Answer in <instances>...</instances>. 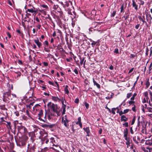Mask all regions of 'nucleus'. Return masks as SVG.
I'll use <instances>...</instances> for the list:
<instances>
[{
    "label": "nucleus",
    "instance_id": "obj_1",
    "mask_svg": "<svg viewBox=\"0 0 152 152\" xmlns=\"http://www.w3.org/2000/svg\"><path fill=\"white\" fill-rule=\"evenodd\" d=\"M69 121L67 118L66 115L62 117L61 123L62 124H63L65 127L67 128H68L69 126Z\"/></svg>",
    "mask_w": 152,
    "mask_h": 152
},
{
    "label": "nucleus",
    "instance_id": "obj_2",
    "mask_svg": "<svg viewBox=\"0 0 152 152\" xmlns=\"http://www.w3.org/2000/svg\"><path fill=\"white\" fill-rule=\"evenodd\" d=\"M40 134L41 135L39 137V138L41 139L42 142H43L45 140H46L45 143L47 144L49 142V140L46 138L48 136L47 134L43 132H41L40 133Z\"/></svg>",
    "mask_w": 152,
    "mask_h": 152
},
{
    "label": "nucleus",
    "instance_id": "obj_3",
    "mask_svg": "<svg viewBox=\"0 0 152 152\" xmlns=\"http://www.w3.org/2000/svg\"><path fill=\"white\" fill-rule=\"evenodd\" d=\"M10 94V92H6L3 94V100L4 102L8 101V98Z\"/></svg>",
    "mask_w": 152,
    "mask_h": 152
},
{
    "label": "nucleus",
    "instance_id": "obj_4",
    "mask_svg": "<svg viewBox=\"0 0 152 152\" xmlns=\"http://www.w3.org/2000/svg\"><path fill=\"white\" fill-rule=\"evenodd\" d=\"M51 108L56 113L57 116L60 115L59 112L57 110V106L56 105L54 104H52L51 105Z\"/></svg>",
    "mask_w": 152,
    "mask_h": 152
},
{
    "label": "nucleus",
    "instance_id": "obj_5",
    "mask_svg": "<svg viewBox=\"0 0 152 152\" xmlns=\"http://www.w3.org/2000/svg\"><path fill=\"white\" fill-rule=\"evenodd\" d=\"M37 11V10L36 9L35 7L33 6H32L31 8L27 9V10L26 11V12H29L32 13L33 12H36Z\"/></svg>",
    "mask_w": 152,
    "mask_h": 152
},
{
    "label": "nucleus",
    "instance_id": "obj_6",
    "mask_svg": "<svg viewBox=\"0 0 152 152\" xmlns=\"http://www.w3.org/2000/svg\"><path fill=\"white\" fill-rule=\"evenodd\" d=\"M147 103H143V104H142L141 106V107H142V110L144 113H145V112L146 111V109L148 107H147Z\"/></svg>",
    "mask_w": 152,
    "mask_h": 152
},
{
    "label": "nucleus",
    "instance_id": "obj_7",
    "mask_svg": "<svg viewBox=\"0 0 152 152\" xmlns=\"http://www.w3.org/2000/svg\"><path fill=\"white\" fill-rule=\"evenodd\" d=\"M138 18L140 20H141L142 22V24H144L145 23L146 24H147V22L145 20V18L144 15H143L142 16H138Z\"/></svg>",
    "mask_w": 152,
    "mask_h": 152
},
{
    "label": "nucleus",
    "instance_id": "obj_8",
    "mask_svg": "<svg viewBox=\"0 0 152 152\" xmlns=\"http://www.w3.org/2000/svg\"><path fill=\"white\" fill-rule=\"evenodd\" d=\"M34 41L35 43L36 44L38 47L39 48H40L42 46V44L39 41L38 38H37V39H34Z\"/></svg>",
    "mask_w": 152,
    "mask_h": 152
},
{
    "label": "nucleus",
    "instance_id": "obj_9",
    "mask_svg": "<svg viewBox=\"0 0 152 152\" xmlns=\"http://www.w3.org/2000/svg\"><path fill=\"white\" fill-rule=\"evenodd\" d=\"M78 121L76 123V124L79 125L81 128L82 127V124L81 122V117H79L78 118Z\"/></svg>",
    "mask_w": 152,
    "mask_h": 152
},
{
    "label": "nucleus",
    "instance_id": "obj_10",
    "mask_svg": "<svg viewBox=\"0 0 152 152\" xmlns=\"http://www.w3.org/2000/svg\"><path fill=\"white\" fill-rule=\"evenodd\" d=\"M145 144L148 145H152V139H148L146 140Z\"/></svg>",
    "mask_w": 152,
    "mask_h": 152
},
{
    "label": "nucleus",
    "instance_id": "obj_11",
    "mask_svg": "<svg viewBox=\"0 0 152 152\" xmlns=\"http://www.w3.org/2000/svg\"><path fill=\"white\" fill-rule=\"evenodd\" d=\"M40 107V105L39 104H36L33 107V111L34 112H36L39 109V107Z\"/></svg>",
    "mask_w": 152,
    "mask_h": 152
},
{
    "label": "nucleus",
    "instance_id": "obj_12",
    "mask_svg": "<svg viewBox=\"0 0 152 152\" xmlns=\"http://www.w3.org/2000/svg\"><path fill=\"white\" fill-rule=\"evenodd\" d=\"M52 99L53 100L55 101L58 102H60V99L57 97L53 96H52Z\"/></svg>",
    "mask_w": 152,
    "mask_h": 152
},
{
    "label": "nucleus",
    "instance_id": "obj_13",
    "mask_svg": "<svg viewBox=\"0 0 152 152\" xmlns=\"http://www.w3.org/2000/svg\"><path fill=\"white\" fill-rule=\"evenodd\" d=\"M83 129L86 132L87 136H89L90 132L89 127H87L86 128H84Z\"/></svg>",
    "mask_w": 152,
    "mask_h": 152
},
{
    "label": "nucleus",
    "instance_id": "obj_14",
    "mask_svg": "<svg viewBox=\"0 0 152 152\" xmlns=\"http://www.w3.org/2000/svg\"><path fill=\"white\" fill-rule=\"evenodd\" d=\"M132 6L136 10L138 9V6L134 0L132 1Z\"/></svg>",
    "mask_w": 152,
    "mask_h": 152
},
{
    "label": "nucleus",
    "instance_id": "obj_15",
    "mask_svg": "<svg viewBox=\"0 0 152 152\" xmlns=\"http://www.w3.org/2000/svg\"><path fill=\"white\" fill-rule=\"evenodd\" d=\"M66 105H63L62 106V109L63 110V111L62 113V114L63 115L64 114H65V112H66Z\"/></svg>",
    "mask_w": 152,
    "mask_h": 152
},
{
    "label": "nucleus",
    "instance_id": "obj_16",
    "mask_svg": "<svg viewBox=\"0 0 152 152\" xmlns=\"http://www.w3.org/2000/svg\"><path fill=\"white\" fill-rule=\"evenodd\" d=\"M128 120V118L124 115H122L121 117V121H126Z\"/></svg>",
    "mask_w": 152,
    "mask_h": 152
},
{
    "label": "nucleus",
    "instance_id": "obj_17",
    "mask_svg": "<svg viewBox=\"0 0 152 152\" xmlns=\"http://www.w3.org/2000/svg\"><path fill=\"white\" fill-rule=\"evenodd\" d=\"M149 99V98L144 97V98H143L142 100V103H147V104H148L149 103V102L148 101V100Z\"/></svg>",
    "mask_w": 152,
    "mask_h": 152
},
{
    "label": "nucleus",
    "instance_id": "obj_18",
    "mask_svg": "<svg viewBox=\"0 0 152 152\" xmlns=\"http://www.w3.org/2000/svg\"><path fill=\"white\" fill-rule=\"evenodd\" d=\"M43 113L42 110H40L39 111V113L38 114V119L41 120H43L41 118V117L43 115Z\"/></svg>",
    "mask_w": 152,
    "mask_h": 152
},
{
    "label": "nucleus",
    "instance_id": "obj_19",
    "mask_svg": "<svg viewBox=\"0 0 152 152\" xmlns=\"http://www.w3.org/2000/svg\"><path fill=\"white\" fill-rule=\"evenodd\" d=\"M93 80L94 85H96L98 88H100V85L96 82L94 80V78L93 79Z\"/></svg>",
    "mask_w": 152,
    "mask_h": 152
},
{
    "label": "nucleus",
    "instance_id": "obj_20",
    "mask_svg": "<svg viewBox=\"0 0 152 152\" xmlns=\"http://www.w3.org/2000/svg\"><path fill=\"white\" fill-rule=\"evenodd\" d=\"M124 136H127L128 134V130L127 128L125 129L124 130Z\"/></svg>",
    "mask_w": 152,
    "mask_h": 152
},
{
    "label": "nucleus",
    "instance_id": "obj_21",
    "mask_svg": "<svg viewBox=\"0 0 152 152\" xmlns=\"http://www.w3.org/2000/svg\"><path fill=\"white\" fill-rule=\"evenodd\" d=\"M68 86L67 85H66L64 88V91L65 93L67 94H68L69 93V91L68 89Z\"/></svg>",
    "mask_w": 152,
    "mask_h": 152
},
{
    "label": "nucleus",
    "instance_id": "obj_22",
    "mask_svg": "<svg viewBox=\"0 0 152 152\" xmlns=\"http://www.w3.org/2000/svg\"><path fill=\"white\" fill-rule=\"evenodd\" d=\"M51 140V142L53 143V146H55L56 147L58 146V145H55L54 143L53 142H55V141L54 140V138H53L52 137L50 139Z\"/></svg>",
    "mask_w": 152,
    "mask_h": 152
},
{
    "label": "nucleus",
    "instance_id": "obj_23",
    "mask_svg": "<svg viewBox=\"0 0 152 152\" xmlns=\"http://www.w3.org/2000/svg\"><path fill=\"white\" fill-rule=\"evenodd\" d=\"M60 102H61L62 104V105H65L64 104V101L65 100V99L64 98L62 97L61 99H60Z\"/></svg>",
    "mask_w": 152,
    "mask_h": 152
},
{
    "label": "nucleus",
    "instance_id": "obj_24",
    "mask_svg": "<svg viewBox=\"0 0 152 152\" xmlns=\"http://www.w3.org/2000/svg\"><path fill=\"white\" fill-rule=\"evenodd\" d=\"M142 133L143 134H146V129L145 128H143L142 130L141 131Z\"/></svg>",
    "mask_w": 152,
    "mask_h": 152
},
{
    "label": "nucleus",
    "instance_id": "obj_25",
    "mask_svg": "<svg viewBox=\"0 0 152 152\" xmlns=\"http://www.w3.org/2000/svg\"><path fill=\"white\" fill-rule=\"evenodd\" d=\"M134 101H129V103L130 105H132L133 106L134 105Z\"/></svg>",
    "mask_w": 152,
    "mask_h": 152
},
{
    "label": "nucleus",
    "instance_id": "obj_26",
    "mask_svg": "<svg viewBox=\"0 0 152 152\" xmlns=\"http://www.w3.org/2000/svg\"><path fill=\"white\" fill-rule=\"evenodd\" d=\"M116 109H118V107H117L115 108H112V110H111V112H112V113L113 114H115V110Z\"/></svg>",
    "mask_w": 152,
    "mask_h": 152
},
{
    "label": "nucleus",
    "instance_id": "obj_27",
    "mask_svg": "<svg viewBox=\"0 0 152 152\" xmlns=\"http://www.w3.org/2000/svg\"><path fill=\"white\" fill-rule=\"evenodd\" d=\"M132 93H128L127 94V96H126L127 98H129L132 96Z\"/></svg>",
    "mask_w": 152,
    "mask_h": 152
},
{
    "label": "nucleus",
    "instance_id": "obj_28",
    "mask_svg": "<svg viewBox=\"0 0 152 152\" xmlns=\"http://www.w3.org/2000/svg\"><path fill=\"white\" fill-rule=\"evenodd\" d=\"M144 95L145 97L149 98L148 96V94L147 92H145L144 93Z\"/></svg>",
    "mask_w": 152,
    "mask_h": 152
},
{
    "label": "nucleus",
    "instance_id": "obj_29",
    "mask_svg": "<svg viewBox=\"0 0 152 152\" xmlns=\"http://www.w3.org/2000/svg\"><path fill=\"white\" fill-rule=\"evenodd\" d=\"M124 4H122L121 7L120 12H124Z\"/></svg>",
    "mask_w": 152,
    "mask_h": 152
},
{
    "label": "nucleus",
    "instance_id": "obj_30",
    "mask_svg": "<svg viewBox=\"0 0 152 152\" xmlns=\"http://www.w3.org/2000/svg\"><path fill=\"white\" fill-rule=\"evenodd\" d=\"M20 143H20V144L22 146H24L26 144L24 140L21 141Z\"/></svg>",
    "mask_w": 152,
    "mask_h": 152
},
{
    "label": "nucleus",
    "instance_id": "obj_31",
    "mask_svg": "<svg viewBox=\"0 0 152 152\" xmlns=\"http://www.w3.org/2000/svg\"><path fill=\"white\" fill-rule=\"evenodd\" d=\"M87 109H88L89 108V104L86 102H85L84 103Z\"/></svg>",
    "mask_w": 152,
    "mask_h": 152
},
{
    "label": "nucleus",
    "instance_id": "obj_32",
    "mask_svg": "<svg viewBox=\"0 0 152 152\" xmlns=\"http://www.w3.org/2000/svg\"><path fill=\"white\" fill-rule=\"evenodd\" d=\"M148 112L151 113H152V108L148 107L146 109Z\"/></svg>",
    "mask_w": 152,
    "mask_h": 152
},
{
    "label": "nucleus",
    "instance_id": "obj_33",
    "mask_svg": "<svg viewBox=\"0 0 152 152\" xmlns=\"http://www.w3.org/2000/svg\"><path fill=\"white\" fill-rule=\"evenodd\" d=\"M126 144L127 146V148H128L129 147V146H130V140H128V141H127L126 142Z\"/></svg>",
    "mask_w": 152,
    "mask_h": 152
},
{
    "label": "nucleus",
    "instance_id": "obj_34",
    "mask_svg": "<svg viewBox=\"0 0 152 152\" xmlns=\"http://www.w3.org/2000/svg\"><path fill=\"white\" fill-rule=\"evenodd\" d=\"M41 6L44 8H45V9H48V6L46 5H45V4H42V5H41Z\"/></svg>",
    "mask_w": 152,
    "mask_h": 152
},
{
    "label": "nucleus",
    "instance_id": "obj_35",
    "mask_svg": "<svg viewBox=\"0 0 152 152\" xmlns=\"http://www.w3.org/2000/svg\"><path fill=\"white\" fill-rule=\"evenodd\" d=\"M8 97L9 98H8V101L10 100H12V97L11 95V93L10 92V95Z\"/></svg>",
    "mask_w": 152,
    "mask_h": 152
},
{
    "label": "nucleus",
    "instance_id": "obj_36",
    "mask_svg": "<svg viewBox=\"0 0 152 152\" xmlns=\"http://www.w3.org/2000/svg\"><path fill=\"white\" fill-rule=\"evenodd\" d=\"M116 11H113L112 14H111V16L112 17H113L116 14Z\"/></svg>",
    "mask_w": 152,
    "mask_h": 152
},
{
    "label": "nucleus",
    "instance_id": "obj_37",
    "mask_svg": "<svg viewBox=\"0 0 152 152\" xmlns=\"http://www.w3.org/2000/svg\"><path fill=\"white\" fill-rule=\"evenodd\" d=\"M150 85V83L148 80L146 81V83H145V85L147 87H148Z\"/></svg>",
    "mask_w": 152,
    "mask_h": 152
},
{
    "label": "nucleus",
    "instance_id": "obj_38",
    "mask_svg": "<svg viewBox=\"0 0 152 152\" xmlns=\"http://www.w3.org/2000/svg\"><path fill=\"white\" fill-rule=\"evenodd\" d=\"M76 103L78 104L79 102V99L78 98H76L74 101Z\"/></svg>",
    "mask_w": 152,
    "mask_h": 152
},
{
    "label": "nucleus",
    "instance_id": "obj_39",
    "mask_svg": "<svg viewBox=\"0 0 152 152\" xmlns=\"http://www.w3.org/2000/svg\"><path fill=\"white\" fill-rule=\"evenodd\" d=\"M132 111L134 112H135L136 111V106L135 105H133V107H132Z\"/></svg>",
    "mask_w": 152,
    "mask_h": 152
},
{
    "label": "nucleus",
    "instance_id": "obj_40",
    "mask_svg": "<svg viewBox=\"0 0 152 152\" xmlns=\"http://www.w3.org/2000/svg\"><path fill=\"white\" fill-rule=\"evenodd\" d=\"M58 7V5H54L53 7V8L54 10H56Z\"/></svg>",
    "mask_w": 152,
    "mask_h": 152
},
{
    "label": "nucleus",
    "instance_id": "obj_41",
    "mask_svg": "<svg viewBox=\"0 0 152 152\" xmlns=\"http://www.w3.org/2000/svg\"><path fill=\"white\" fill-rule=\"evenodd\" d=\"M129 110L128 109H127L126 110H124L123 112V113L124 114L127 113Z\"/></svg>",
    "mask_w": 152,
    "mask_h": 152
},
{
    "label": "nucleus",
    "instance_id": "obj_42",
    "mask_svg": "<svg viewBox=\"0 0 152 152\" xmlns=\"http://www.w3.org/2000/svg\"><path fill=\"white\" fill-rule=\"evenodd\" d=\"M123 125L125 126V127H127L128 126V122H125L123 124Z\"/></svg>",
    "mask_w": 152,
    "mask_h": 152
},
{
    "label": "nucleus",
    "instance_id": "obj_43",
    "mask_svg": "<svg viewBox=\"0 0 152 152\" xmlns=\"http://www.w3.org/2000/svg\"><path fill=\"white\" fill-rule=\"evenodd\" d=\"M96 42L93 41V42L91 44L92 46L93 47H94V46H95V45L96 44Z\"/></svg>",
    "mask_w": 152,
    "mask_h": 152
},
{
    "label": "nucleus",
    "instance_id": "obj_44",
    "mask_svg": "<svg viewBox=\"0 0 152 152\" xmlns=\"http://www.w3.org/2000/svg\"><path fill=\"white\" fill-rule=\"evenodd\" d=\"M125 139L126 140V141H128V140H129L130 139L129 138H128L127 137V136H124Z\"/></svg>",
    "mask_w": 152,
    "mask_h": 152
},
{
    "label": "nucleus",
    "instance_id": "obj_45",
    "mask_svg": "<svg viewBox=\"0 0 152 152\" xmlns=\"http://www.w3.org/2000/svg\"><path fill=\"white\" fill-rule=\"evenodd\" d=\"M14 113L17 116H18L19 115V113L18 111L15 112Z\"/></svg>",
    "mask_w": 152,
    "mask_h": 152
},
{
    "label": "nucleus",
    "instance_id": "obj_46",
    "mask_svg": "<svg viewBox=\"0 0 152 152\" xmlns=\"http://www.w3.org/2000/svg\"><path fill=\"white\" fill-rule=\"evenodd\" d=\"M114 53H118V49H115L114 51Z\"/></svg>",
    "mask_w": 152,
    "mask_h": 152
},
{
    "label": "nucleus",
    "instance_id": "obj_47",
    "mask_svg": "<svg viewBox=\"0 0 152 152\" xmlns=\"http://www.w3.org/2000/svg\"><path fill=\"white\" fill-rule=\"evenodd\" d=\"M84 59L83 58L82 59H81L80 62V63L81 65H82L83 64V62L84 61Z\"/></svg>",
    "mask_w": 152,
    "mask_h": 152
},
{
    "label": "nucleus",
    "instance_id": "obj_48",
    "mask_svg": "<svg viewBox=\"0 0 152 152\" xmlns=\"http://www.w3.org/2000/svg\"><path fill=\"white\" fill-rule=\"evenodd\" d=\"M17 73V75L16 76L17 77H19L20 76L21 74V73L20 72H18Z\"/></svg>",
    "mask_w": 152,
    "mask_h": 152
},
{
    "label": "nucleus",
    "instance_id": "obj_49",
    "mask_svg": "<svg viewBox=\"0 0 152 152\" xmlns=\"http://www.w3.org/2000/svg\"><path fill=\"white\" fill-rule=\"evenodd\" d=\"M130 133L131 134H133L134 133L132 129V127H131L130 128Z\"/></svg>",
    "mask_w": 152,
    "mask_h": 152
},
{
    "label": "nucleus",
    "instance_id": "obj_50",
    "mask_svg": "<svg viewBox=\"0 0 152 152\" xmlns=\"http://www.w3.org/2000/svg\"><path fill=\"white\" fill-rule=\"evenodd\" d=\"M74 72L76 74H78V72L77 69H75L74 70Z\"/></svg>",
    "mask_w": 152,
    "mask_h": 152
},
{
    "label": "nucleus",
    "instance_id": "obj_51",
    "mask_svg": "<svg viewBox=\"0 0 152 152\" xmlns=\"http://www.w3.org/2000/svg\"><path fill=\"white\" fill-rule=\"evenodd\" d=\"M43 64L45 66H47L48 65V64L47 62H44Z\"/></svg>",
    "mask_w": 152,
    "mask_h": 152
},
{
    "label": "nucleus",
    "instance_id": "obj_52",
    "mask_svg": "<svg viewBox=\"0 0 152 152\" xmlns=\"http://www.w3.org/2000/svg\"><path fill=\"white\" fill-rule=\"evenodd\" d=\"M141 149L144 151V152H145V151H147L148 150H147L145 149V148L144 147H141Z\"/></svg>",
    "mask_w": 152,
    "mask_h": 152
},
{
    "label": "nucleus",
    "instance_id": "obj_53",
    "mask_svg": "<svg viewBox=\"0 0 152 152\" xmlns=\"http://www.w3.org/2000/svg\"><path fill=\"white\" fill-rule=\"evenodd\" d=\"M134 68H132L129 71V73H130L132 72L134 70Z\"/></svg>",
    "mask_w": 152,
    "mask_h": 152
},
{
    "label": "nucleus",
    "instance_id": "obj_54",
    "mask_svg": "<svg viewBox=\"0 0 152 152\" xmlns=\"http://www.w3.org/2000/svg\"><path fill=\"white\" fill-rule=\"evenodd\" d=\"M48 83L54 86V83L53 82H52L49 81L48 82Z\"/></svg>",
    "mask_w": 152,
    "mask_h": 152
},
{
    "label": "nucleus",
    "instance_id": "obj_55",
    "mask_svg": "<svg viewBox=\"0 0 152 152\" xmlns=\"http://www.w3.org/2000/svg\"><path fill=\"white\" fill-rule=\"evenodd\" d=\"M11 95L12 96V98L14 97H15V98L16 97V95L15 94H11Z\"/></svg>",
    "mask_w": 152,
    "mask_h": 152
},
{
    "label": "nucleus",
    "instance_id": "obj_56",
    "mask_svg": "<svg viewBox=\"0 0 152 152\" xmlns=\"http://www.w3.org/2000/svg\"><path fill=\"white\" fill-rule=\"evenodd\" d=\"M140 118V116H139L138 117V123H137L138 125V126L139 125L140 123V121H139Z\"/></svg>",
    "mask_w": 152,
    "mask_h": 152
},
{
    "label": "nucleus",
    "instance_id": "obj_57",
    "mask_svg": "<svg viewBox=\"0 0 152 152\" xmlns=\"http://www.w3.org/2000/svg\"><path fill=\"white\" fill-rule=\"evenodd\" d=\"M139 26H140L139 24H137V25H136V26H135V28L136 29H138L139 28Z\"/></svg>",
    "mask_w": 152,
    "mask_h": 152
},
{
    "label": "nucleus",
    "instance_id": "obj_58",
    "mask_svg": "<svg viewBox=\"0 0 152 152\" xmlns=\"http://www.w3.org/2000/svg\"><path fill=\"white\" fill-rule=\"evenodd\" d=\"M139 0L140 1V4L142 5H143L144 4V1L142 0Z\"/></svg>",
    "mask_w": 152,
    "mask_h": 152
},
{
    "label": "nucleus",
    "instance_id": "obj_59",
    "mask_svg": "<svg viewBox=\"0 0 152 152\" xmlns=\"http://www.w3.org/2000/svg\"><path fill=\"white\" fill-rule=\"evenodd\" d=\"M135 56V55L133 54H131L130 55V57L132 58H133Z\"/></svg>",
    "mask_w": 152,
    "mask_h": 152
},
{
    "label": "nucleus",
    "instance_id": "obj_60",
    "mask_svg": "<svg viewBox=\"0 0 152 152\" xmlns=\"http://www.w3.org/2000/svg\"><path fill=\"white\" fill-rule=\"evenodd\" d=\"M114 94L113 93H111V94L110 96H109L110 97V98H112L113 97V96Z\"/></svg>",
    "mask_w": 152,
    "mask_h": 152
},
{
    "label": "nucleus",
    "instance_id": "obj_61",
    "mask_svg": "<svg viewBox=\"0 0 152 152\" xmlns=\"http://www.w3.org/2000/svg\"><path fill=\"white\" fill-rule=\"evenodd\" d=\"M7 35L9 38H10L11 37V36L9 32H7Z\"/></svg>",
    "mask_w": 152,
    "mask_h": 152
},
{
    "label": "nucleus",
    "instance_id": "obj_62",
    "mask_svg": "<svg viewBox=\"0 0 152 152\" xmlns=\"http://www.w3.org/2000/svg\"><path fill=\"white\" fill-rule=\"evenodd\" d=\"M27 5V7H28V8H31V7H32V6H31V5L30 4L28 5Z\"/></svg>",
    "mask_w": 152,
    "mask_h": 152
},
{
    "label": "nucleus",
    "instance_id": "obj_63",
    "mask_svg": "<svg viewBox=\"0 0 152 152\" xmlns=\"http://www.w3.org/2000/svg\"><path fill=\"white\" fill-rule=\"evenodd\" d=\"M134 121H135V118H134L132 120V123H131V124L132 125H133L134 124Z\"/></svg>",
    "mask_w": 152,
    "mask_h": 152
},
{
    "label": "nucleus",
    "instance_id": "obj_64",
    "mask_svg": "<svg viewBox=\"0 0 152 152\" xmlns=\"http://www.w3.org/2000/svg\"><path fill=\"white\" fill-rule=\"evenodd\" d=\"M45 44L47 45V46H48V41H45Z\"/></svg>",
    "mask_w": 152,
    "mask_h": 152
}]
</instances>
